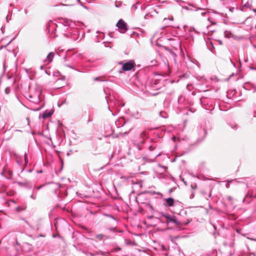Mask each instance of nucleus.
I'll return each instance as SVG.
<instances>
[{
	"instance_id": "nucleus-1",
	"label": "nucleus",
	"mask_w": 256,
	"mask_h": 256,
	"mask_svg": "<svg viewBox=\"0 0 256 256\" xmlns=\"http://www.w3.org/2000/svg\"><path fill=\"white\" fill-rule=\"evenodd\" d=\"M42 88L38 86H30L28 93L26 95V98L30 102L38 104L40 102V96L42 94Z\"/></svg>"
},
{
	"instance_id": "nucleus-2",
	"label": "nucleus",
	"mask_w": 256,
	"mask_h": 256,
	"mask_svg": "<svg viewBox=\"0 0 256 256\" xmlns=\"http://www.w3.org/2000/svg\"><path fill=\"white\" fill-rule=\"evenodd\" d=\"M70 30H72V32H68V33L65 34L66 36L71 38L74 40H78V30L76 28H74Z\"/></svg>"
},
{
	"instance_id": "nucleus-3",
	"label": "nucleus",
	"mask_w": 256,
	"mask_h": 256,
	"mask_svg": "<svg viewBox=\"0 0 256 256\" xmlns=\"http://www.w3.org/2000/svg\"><path fill=\"white\" fill-rule=\"evenodd\" d=\"M126 26V24L122 20H120L116 24V26L121 33H124L127 30Z\"/></svg>"
},
{
	"instance_id": "nucleus-4",
	"label": "nucleus",
	"mask_w": 256,
	"mask_h": 256,
	"mask_svg": "<svg viewBox=\"0 0 256 256\" xmlns=\"http://www.w3.org/2000/svg\"><path fill=\"white\" fill-rule=\"evenodd\" d=\"M134 66V62L133 60H130L122 64V69L124 71H128L132 70Z\"/></svg>"
},
{
	"instance_id": "nucleus-5",
	"label": "nucleus",
	"mask_w": 256,
	"mask_h": 256,
	"mask_svg": "<svg viewBox=\"0 0 256 256\" xmlns=\"http://www.w3.org/2000/svg\"><path fill=\"white\" fill-rule=\"evenodd\" d=\"M54 58V53L52 52H50L47 56L46 59L44 60V62L46 63V64H48L52 61Z\"/></svg>"
},
{
	"instance_id": "nucleus-6",
	"label": "nucleus",
	"mask_w": 256,
	"mask_h": 256,
	"mask_svg": "<svg viewBox=\"0 0 256 256\" xmlns=\"http://www.w3.org/2000/svg\"><path fill=\"white\" fill-rule=\"evenodd\" d=\"M60 23H62L64 26H70L72 24V22L68 19L64 18L62 19Z\"/></svg>"
},
{
	"instance_id": "nucleus-7",
	"label": "nucleus",
	"mask_w": 256,
	"mask_h": 256,
	"mask_svg": "<svg viewBox=\"0 0 256 256\" xmlns=\"http://www.w3.org/2000/svg\"><path fill=\"white\" fill-rule=\"evenodd\" d=\"M168 221L167 222V224H168L169 222H173L174 223L176 226H178L180 224V222L178 221L176 219H175L174 218H172V216L170 217V218L168 220Z\"/></svg>"
},
{
	"instance_id": "nucleus-8",
	"label": "nucleus",
	"mask_w": 256,
	"mask_h": 256,
	"mask_svg": "<svg viewBox=\"0 0 256 256\" xmlns=\"http://www.w3.org/2000/svg\"><path fill=\"white\" fill-rule=\"evenodd\" d=\"M52 114L53 112H52L46 110L43 112L42 118H48L50 117Z\"/></svg>"
},
{
	"instance_id": "nucleus-9",
	"label": "nucleus",
	"mask_w": 256,
	"mask_h": 256,
	"mask_svg": "<svg viewBox=\"0 0 256 256\" xmlns=\"http://www.w3.org/2000/svg\"><path fill=\"white\" fill-rule=\"evenodd\" d=\"M166 202L167 205L168 206H172L174 204V200L172 198H168L166 199Z\"/></svg>"
},
{
	"instance_id": "nucleus-10",
	"label": "nucleus",
	"mask_w": 256,
	"mask_h": 256,
	"mask_svg": "<svg viewBox=\"0 0 256 256\" xmlns=\"http://www.w3.org/2000/svg\"><path fill=\"white\" fill-rule=\"evenodd\" d=\"M96 238L99 240L104 239H108V236L102 234H98L96 236Z\"/></svg>"
},
{
	"instance_id": "nucleus-11",
	"label": "nucleus",
	"mask_w": 256,
	"mask_h": 256,
	"mask_svg": "<svg viewBox=\"0 0 256 256\" xmlns=\"http://www.w3.org/2000/svg\"><path fill=\"white\" fill-rule=\"evenodd\" d=\"M200 132L201 134H202L203 136V138L200 140V142H201L206 137V136L207 134V132H206V131L204 129H200Z\"/></svg>"
},
{
	"instance_id": "nucleus-12",
	"label": "nucleus",
	"mask_w": 256,
	"mask_h": 256,
	"mask_svg": "<svg viewBox=\"0 0 256 256\" xmlns=\"http://www.w3.org/2000/svg\"><path fill=\"white\" fill-rule=\"evenodd\" d=\"M26 209V207H22L20 206H18L16 208V210L18 212H20L22 210H24Z\"/></svg>"
},
{
	"instance_id": "nucleus-13",
	"label": "nucleus",
	"mask_w": 256,
	"mask_h": 256,
	"mask_svg": "<svg viewBox=\"0 0 256 256\" xmlns=\"http://www.w3.org/2000/svg\"><path fill=\"white\" fill-rule=\"evenodd\" d=\"M64 66L66 67H68L74 70H76L78 72H81L80 71L78 70V68H74L73 66L68 64H66Z\"/></svg>"
},
{
	"instance_id": "nucleus-14",
	"label": "nucleus",
	"mask_w": 256,
	"mask_h": 256,
	"mask_svg": "<svg viewBox=\"0 0 256 256\" xmlns=\"http://www.w3.org/2000/svg\"><path fill=\"white\" fill-rule=\"evenodd\" d=\"M17 184L20 186H25V187H26V188H28V182H18Z\"/></svg>"
},
{
	"instance_id": "nucleus-15",
	"label": "nucleus",
	"mask_w": 256,
	"mask_h": 256,
	"mask_svg": "<svg viewBox=\"0 0 256 256\" xmlns=\"http://www.w3.org/2000/svg\"><path fill=\"white\" fill-rule=\"evenodd\" d=\"M250 6H251V4L248 2H246V4H245L243 6H242V8H250Z\"/></svg>"
},
{
	"instance_id": "nucleus-16",
	"label": "nucleus",
	"mask_w": 256,
	"mask_h": 256,
	"mask_svg": "<svg viewBox=\"0 0 256 256\" xmlns=\"http://www.w3.org/2000/svg\"><path fill=\"white\" fill-rule=\"evenodd\" d=\"M162 216H164V218H166L167 220H168V218H170V215L166 214H165V213H164V212H162L161 214Z\"/></svg>"
},
{
	"instance_id": "nucleus-17",
	"label": "nucleus",
	"mask_w": 256,
	"mask_h": 256,
	"mask_svg": "<svg viewBox=\"0 0 256 256\" xmlns=\"http://www.w3.org/2000/svg\"><path fill=\"white\" fill-rule=\"evenodd\" d=\"M104 215L105 216H106L108 217H109V218H112L114 221H116V218H114V217L111 215V214H104Z\"/></svg>"
},
{
	"instance_id": "nucleus-18",
	"label": "nucleus",
	"mask_w": 256,
	"mask_h": 256,
	"mask_svg": "<svg viewBox=\"0 0 256 256\" xmlns=\"http://www.w3.org/2000/svg\"><path fill=\"white\" fill-rule=\"evenodd\" d=\"M24 161H25V163L26 164L28 163V156H27V154H26V153H25L24 154Z\"/></svg>"
},
{
	"instance_id": "nucleus-19",
	"label": "nucleus",
	"mask_w": 256,
	"mask_h": 256,
	"mask_svg": "<svg viewBox=\"0 0 256 256\" xmlns=\"http://www.w3.org/2000/svg\"><path fill=\"white\" fill-rule=\"evenodd\" d=\"M232 182V180H228V182L226 184V188H228L230 187V183Z\"/></svg>"
},
{
	"instance_id": "nucleus-20",
	"label": "nucleus",
	"mask_w": 256,
	"mask_h": 256,
	"mask_svg": "<svg viewBox=\"0 0 256 256\" xmlns=\"http://www.w3.org/2000/svg\"><path fill=\"white\" fill-rule=\"evenodd\" d=\"M148 208H149L150 210L152 212H155V210H154V208H153V206H151V205H149V206H148Z\"/></svg>"
},
{
	"instance_id": "nucleus-21",
	"label": "nucleus",
	"mask_w": 256,
	"mask_h": 256,
	"mask_svg": "<svg viewBox=\"0 0 256 256\" xmlns=\"http://www.w3.org/2000/svg\"><path fill=\"white\" fill-rule=\"evenodd\" d=\"M156 60H152V62H151L152 66H154V65H156Z\"/></svg>"
},
{
	"instance_id": "nucleus-22",
	"label": "nucleus",
	"mask_w": 256,
	"mask_h": 256,
	"mask_svg": "<svg viewBox=\"0 0 256 256\" xmlns=\"http://www.w3.org/2000/svg\"><path fill=\"white\" fill-rule=\"evenodd\" d=\"M110 231L115 232H116V227L110 228H108Z\"/></svg>"
},
{
	"instance_id": "nucleus-23",
	"label": "nucleus",
	"mask_w": 256,
	"mask_h": 256,
	"mask_svg": "<svg viewBox=\"0 0 256 256\" xmlns=\"http://www.w3.org/2000/svg\"><path fill=\"white\" fill-rule=\"evenodd\" d=\"M30 198L33 200L36 199V195L34 194H32L30 196Z\"/></svg>"
},
{
	"instance_id": "nucleus-24",
	"label": "nucleus",
	"mask_w": 256,
	"mask_h": 256,
	"mask_svg": "<svg viewBox=\"0 0 256 256\" xmlns=\"http://www.w3.org/2000/svg\"><path fill=\"white\" fill-rule=\"evenodd\" d=\"M5 92L6 94H8L10 92V89L8 88H6V90H5Z\"/></svg>"
},
{
	"instance_id": "nucleus-25",
	"label": "nucleus",
	"mask_w": 256,
	"mask_h": 256,
	"mask_svg": "<svg viewBox=\"0 0 256 256\" xmlns=\"http://www.w3.org/2000/svg\"><path fill=\"white\" fill-rule=\"evenodd\" d=\"M148 149L150 151H152L154 150V148L152 146H149Z\"/></svg>"
},
{
	"instance_id": "nucleus-26",
	"label": "nucleus",
	"mask_w": 256,
	"mask_h": 256,
	"mask_svg": "<svg viewBox=\"0 0 256 256\" xmlns=\"http://www.w3.org/2000/svg\"><path fill=\"white\" fill-rule=\"evenodd\" d=\"M231 34V33H230V32L226 31V32H224V34H225V36H228V34Z\"/></svg>"
},
{
	"instance_id": "nucleus-27",
	"label": "nucleus",
	"mask_w": 256,
	"mask_h": 256,
	"mask_svg": "<svg viewBox=\"0 0 256 256\" xmlns=\"http://www.w3.org/2000/svg\"><path fill=\"white\" fill-rule=\"evenodd\" d=\"M208 12H206V11L203 12H202L201 13V15H202V16H205V14H206V13H208Z\"/></svg>"
},
{
	"instance_id": "nucleus-28",
	"label": "nucleus",
	"mask_w": 256,
	"mask_h": 256,
	"mask_svg": "<svg viewBox=\"0 0 256 256\" xmlns=\"http://www.w3.org/2000/svg\"><path fill=\"white\" fill-rule=\"evenodd\" d=\"M160 156V154H156L154 155V159L156 157L158 156Z\"/></svg>"
},
{
	"instance_id": "nucleus-29",
	"label": "nucleus",
	"mask_w": 256,
	"mask_h": 256,
	"mask_svg": "<svg viewBox=\"0 0 256 256\" xmlns=\"http://www.w3.org/2000/svg\"><path fill=\"white\" fill-rule=\"evenodd\" d=\"M173 20V18L172 17L170 18H164V21H166V20Z\"/></svg>"
},
{
	"instance_id": "nucleus-30",
	"label": "nucleus",
	"mask_w": 256,
	"mask_h": 256,
	"mask_svg": "<svg viewBox=\"0 0 256 256\" xmlns=\"http://www.w3.org/2000/svg\"><path fill=\"white\" fill-rule=\"evenodd\" d=\"M43 186H44V185H42V186H38L36 187V190H39L40 188H42Z\"/></svg>"
},
{
	"instance_id": "nucleus-31",
	"label": "nucleus",
	"mask_w": 256,
	"mask_h": 256,
	"mask_svg": "<svg viewBox=\"0 0 256 256\" xmlns=\"http://www.w3.org/2000/svg\"><path fill=\"white\" fill-rule=\"evenodd\" d=\"M226 198L228 200L230 201L232 200V198L230 196H228Z\"/></svg>"
},
{
	"instance_id": "nucleus-32",
	"label": "nucleus",
	"mask_w": 256,
	"mask_h": 256,
	"mask_svg": "<svg viewBox=\"0 0 256 256\" xmlns=\"http://www.w3.org/2000/svg\"><path fill=\"white\" fill-rule=\"evenodd\" d=\"M94 80L95 81H98V80H100V78L98 77H96L94 78Z\"/></svg>"
},
{
	"instance_id": "nucleus-33",
	"label": "nucleus",
	"mask_w": 256,
	"mask_h": 256,
	"mask_svg": "<svg viewBox=\"0 0 256 256\" xmlns=\"http://www.w3.org/2000/svg\"><path fill=\"white\" fill-rule=\"evenodd\" d=\"M24 12L25 14H26L28 12V10H27L25 9L24 10Z\"/></svg>"
},
{
	"instance_id": "nucleus-34",
	"label": "nucleus",
	"mask_w": 256,
	"mask_h": 256,
	"mask_svg": "<svg viewBox=\"0 0 256 256\" xmlns=\"http://www.w3.org/2000/svg\"><path fill=\"white\" fill-rule=\"evenodd\" d=\"M122 250V249H121V248H116V251L120 250Z\"/></svg>"
},
{
	"instance_id": "nucleus-35",
	"label": "nucleus",
	"mask_w": 256,
	"mask_h": 256,
	"mask_svg": "<svg viewBox=\"0 0 256 256\" xmlns=\"http://www.w3.org/2000/svg\"><path fill=\"white\" fill-rule=\"evenodd\" d=\"M162 112H160V115L161 116L163 117V118H165V116H162Z\"/></svg>"
},
{
	"instance_id": "nucleus-36",
	"label": "nucleus",
	"mask_w": 256,
	"mask_h": 256,
	"mask_svg": "<svg viewBox=\"0 0 256 256\" xmlns=\"http://www.w3.org/2000/svg\"><path fill=\"white\" fill-rule=\"evenodd\" d=\"M11 202H12V203H14V204H16V202H15V200H11Z\"/></svg>"
},
{
	"instance_id": "nucleus-37",
	"label": "nucleus",
	"mask_w": 256,
	"mask_h": 256,
	"mask_svg": "<svg viewBox=\"0 0 256 256\" xmlns=\"http://www.w3.org/2000/svg\"><path fill=\"white\" fill-rule=\"evenodd\" d=\"M208 198H210V197L212 196V194H211V193H210V192L209 194H208Z\"/></svg>"
},
{
	"instance_id": "nucleus-38",
	"label": "nucleus",
	"mask_w": 256,
	"mask_h": 256,
	"mask_svg": "<svg viewBox=\"0 0 256 256\" xmlns=\"http://www.w3.org/2000/svg\"><path fill=\"white\" fill-rule=\"evenodd\" d=\"M91 121H92V120L90 118H89V119L88 120V123L90 122H91Z\"/></svg>"
},
{
	"instance_id": "nucleus-39",
	"label": "nucleus",
	"mask_w": 256,
	"mask_h": 256,
	"mask_svg": "<svg viewBox=\"0 0 256 256\" xmlns=\"http://www.w3.org/2000/svg\"><path fill=\"white\" fill-rule=\"evenodd\" d=\"M64 61H66V56H64Z\"/></svg>"
},
{
	"instance_id": "nucleus-40",
	"label": "nucleus",
	"mask_w": 256,
	"mask_h": 256,
	"mask_svg": "<svg viewBox=\"0 0 256 256\" xmlns=\"http://www.w3.org/2000/svg\"><path fill=\"white\" fill-rule=\"evenodd\" d=\"M230 62L232 64L234 65V64L233 62L232 61V60H230Z\"/></svg>"
},
{
	"instance_id": "nucleus-41",
	"label": "nucleus",
	"mask_w": 256,
	"mask_h": 256,
	"mask_svg": "<svg viewBox=\"0 0 256 256\" xmlns=\"http://www.w3.org/2000/svg\"><path fill=\"white\" fill-rule=\"evenodd\" d=\"M148 218H153V216H150Z\"/></svg>"
},
{
	"instance_id": "nucleus-42",
	"label": "nucleus",
	"mask_w": 256,
	"mask_h": 256,
	"mask_svg": "<svg viewBox=\"0 0 256 256\" xmlns=\"http://www.w3.org/2000/svg\"><path fill=\"white\" fill-rule=\"evenodd\" d=\"M25 221H26V224H29L28 222L26 220H25Z\"/></svg>"
},
{
	"instance_id": "nucleus-43",
	"label": "nucleus",
	"mask_w": 256,
	"mask_h": 256,
	"mask_svg": "<svg viewBox=\"0 0 256 256\" xmlns=\"http://www.w3.org/2000/svg\"><path fill=\"white\" fill-rule=\"evenodd\" d=\"M119 64H122V62H120Z\"/></svg>"
},
{
	"instance_id": "nucleus-44",
	"label": "nucleus",
	"mask_w": 256,
	"mask_h": 256,
	"mask_svg": "<svg viewBox=\"0 0 256 256\" xmlns=\"http://www.w3.org/2000/svg\"><path fill=\"white\" fill-rule=\"evenodd\" d=\"M172 191V189H170V192H171Z\"/></svg>"
}]
</instances>
